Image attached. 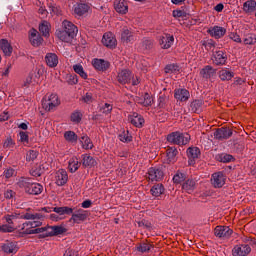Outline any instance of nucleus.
Returning <instances> with one entry per match:
<instances>
[{
	"mask_svg": "<svg viewBox=\"0 0 256 256\" xmlns=\"http://www.w3.org/2000/svg\"><path fill=\"white\" fill-rule=\"evenodd\" d=\"M218 75L221 81H231L235 77V74L227 69L220 70Z\"/></svg>",
	"mask_w": 256,
	"mask_h": 256,
	"instance_id": "nucleus-36",
	"label": "nucleus"
},
{
	"mask_svg": "<svg viewBox=\"0 0 256 256\" xmlns=\"http://www.w3.org/2000/svg\"><path fill=\"white\" fill-rule=\"evenodd\" d=\"M18 185L29 195H41L43 193V186L39 183H33L29 178H21Z\"/></svg>",
	"mask_w": 256,
	"mask_h": 256,
	"instance_id": "nucleus-2",
	"label": "nucleus"
},
{
	"mask_svg": "<svg viewBox=\"0 0 256 256\" xmlns=\"http://www.w3.org/2000/svg\"><path fill=\"white\" fill-rule=\"evenodd\" d=\"M68 83L69 85H77L79 83V78L77 75H70L68 76Z\"/></svg>",
	"mask_w": 256,
	"mask_h": 256,
	"instance_id": "nucleus-60",
	"label": "nucleus"
},
{
	"mask_svg": "<svg viewBox=\"0 0 256 256\" xmlns=\"http://www.w3.org/2000/svg\"><path fill=\"white\" fill-rule=\"evenodd\" d=\"M4 149H13L15 147V141L11 137H8L3 143Z\"/></svg>",
	"mask_w": 256,
	"mask_h": 256,
	"instance_id": "nucleus-54",
	"label": "nucleus"
},
{
	"mask_svg": "<svg viewBox=\"0 0 256 256\" xmlns=\"http://www.w3.org/2000/svg\"><path fill=\"white\" fill-rule=\"evenodd\" d=\"M82 165L84 167H95L97 165V161H95L92 156L83 154L82 155Z\"/></svg>",
	"mask_w": 256,
	"mask_h": 256,
	"instance_id": "nucleus-35",
	"label": "nucleus"
},
{
	"mask_svg": "<svg viewBox=\"0 0 256 256\" xmlns=\"http://www.w3.org/2000/svg\"><path fill=\"white\" fill-rule=\"evenodd\" d=\"M87 217H89V213L87 210L78 209L75 212H72V216L70 218V223H83V221H87Z\"/></svg>",
	"mask_w": 256,
	"mask_h": 256,
	"instance_id": "nucleus-9",
	"label": "nucleus"
},
{
	"mask_svg": "<svg viewBox=\"0 0 256 256\" xmlns=\"http://www.w3.org/2000/svg\"><path fill=\"white\" fill-rule=\"evenodd\" d=\"M1 249L7 255H15V253H17V251H19L17 242H11V241H6L5 243H3L1 246Z\"/></svg>",
	"mask_w": 256,
	"mask_h": 256,
	"instance_id": "nucleus-16",
	"label": "nucleus"
},
{
	"mask_svg": "<svg viewBox=\"0 0 256 256\" xmlns=\"http://www.w3.org/2000/svg\"><path fill=\"white\" fill-rule=\"evenodd\" d=\"M229 39H231L235 43H241V36H239V34H237L235 32H231L229 34Z\"/></svg>",
	"mask_w": 256,
	"mask_h": 256,
	"instance_id": "nucleus-58",
	"label": "nucleus"
},
{
	"mask_svg": "<svg viewBox=\"0 0 256 256\" xmlns=\"http://www.w3.org/2000/svg\"><path fill=\"white\" fill-rule=\"evenodd\" d=\"M233 135V130L229 128H220L214 132L215 139L223 140L229 139Z\"/></svg>",
	"mask_w": 256,
	"mask_h": 256,
	"instance_id": "nucleus-22",
	"label": "nucleus"
},
{
	"mask_svg": "<svg viewBox=\"0 0 256 256\" xmlns=\"http://www.w3.org/2000/svg\"><path fill=\"white\" fill-rule=\"evenodd\" d=\"M151 247V244L144 243L138 247V251H141V253H147V251H151Z\"/></svg>",
	"mask_w": 256,
	"mask_h": 256,
	"instance_id": "nucleus-56",
	"label": "nucleus"
},
{
	"mask_svg": "<svg viewBox=\"0 0 256 256\" xmlns=\"http://www.w3.org/2000/svg\"><path fill=\"white\" fill-rule=\"evenodd\" d=\"M225 181H227V177L223 172H215L211 176V184L216 189H221L225 185Z\"/></svg>",
	"mask_w": 256,
	"mask_h": 256,
	"instance_id": "nucleus-8",
	"label": "nucleus"
},
{
	"mask_svg": "<svg viewBox=\"0 0 256 256\" xmlns=\"http://www.w3.org/2000/svg\"><path fill=\"white\" fill-rule=\"evenodd\" d=\"M46 65L48 67H57L59 65V57H57V54L55 53H48L45 56Z\"/></svg>",
	"mask_w": 256,
	"mask_h": 256,
	"instance_id": "nucleus-28",
	"label": "nucleus"
},
{
	"mask_svg": "<svg viewBox=\"0 0 256 256\" xmlns=\"http://www.w3.org/2000/svg\"><path fill=\"white\" fill-rule=\"evenodd\" d=\"M101 113H104V115H109L111 111H113V105L109 103H105L101 108H100Z\"/></svg>",
	"mask_w": 256,
	"mask_h": 256,
	"instance_id": "nucleus-52",
	"label": "nucleus"
},
{
	"mask_svg": "<svg viewBox=\"0 0 256 256\" xmlns=\"http://www.w3.org/2000/svg\"><path fill=\"white\" fill-rule=\"evenodd\" d=\"M69 181V175L66 170L60 169L55 174V183L58 187H63Z\"/></svg>",
	"mask_w": 256,
	"mask_h": 256,
	"instance_id": "nucleus-14",
	"label": "nucleus"
},
{
	"mask_svg": "<svg viewBox=\"0 0 256 256\" xmlns=\"http://www.w3.org/2000/svg\"><path fill=\"white\" fill-rule=\"evenodd\" d=\"M208 33L211 37H214V39H221V37H224L225 33H227V29L221 26H214L208 30Z\"/></svg>",
	"mask_w": 256,
	"mask_h": 256,
	"instance_id": "nucleus-23",
	"label": "nucleus"
},
{
	"mask_svg": "<svg viewBox=\"0 0 256 256\" xmlns=\"http://www.w3.org/2000/svg\"><path fill=\"white\" fill-rule=\"evenodd\" d=\"M117 80L122 85H127V83H131L132 85H139V83H141V81H139V77L135 78L129 70H121L118 73Z\"/></svg>",
	"mask_w": 256,
	"mask_h": 256,
	"instance_id": "nucleus-5",
	"label": "nucleus"
},
{
	"mask_svg": "<svg viewBox=\"0 0 256 256\" xmlns=\"http://www.w3.org/2000/svg\"><path fill=\"white\" fill-rule=\"evenodd\" d=\"M214 235L219 239H228L230 235H233V230L229 226H216Z\"/></svg>",
	"mask_w": 256,
	"mask_h": 256,
	"instance_id": "nucleus-12",
	"label": "nucleus"
},
{
	"mask_svg": "<svg viewBox=\"0 0 256 256\" xmlns=\"http://www.w3.org/2000/svg\"><path fill=\"white\" fill-rule=\"evenodd\" d=\"M38 156H39V152H37L36 150H29L26 153V161L28 163H31V161H35V159H37Z\"/></svg>",
	"mask_w": 256,
	"mask_h": 256,
	"instance_id": "nucleus-47",
	"label": "nucleus"
},
{
	"mask_svg": "<svg viewBox=\"0 0 256 256\" xmlns=\"http://www.w3.org/2000/svg\"><path fill=\"white\" fill-rule=\"evenodd\" d=\"M149 181H161L163 179V170L152 167L148 170Z\"/></svg>",
	"mask_w": 256,
	"mask_h": 256,
	"instance_id": "nucleus-19",
	"label": "nucleus"
},
{
	"mask_svg": "<svg viewBox=\"0 0 256 256\" xmlns=\"http://www.w3.org/2000/svg\"><path fill=\"white\" fill-rule=\"evenodd\" d=\"M175 99H177V101H188L189 97H191V95L189 94V90L187 89H178L175 91L174 94Z\"/></svg>",
	"mask_w": 256,
	"mask_h": 256,
	"instance_id": "nucleus-30",
	"label": "nucleus"
},
{
	"mask_svg": "<svg viewBox=\"0 0 256 256\" xmlns=\"http://www.w3.org/2000/svg\"><path fill=\"white\" fill-rule=\"evenodd\" d=\"M80 141L82 143L83 149H93V142H91L89 136L83 135Z\"/></svg>",
	"mask_w": 256,
	"mask_h": 256,
	"instance_id": "nucleus-45",
	"label": "nucleus"
},
{
	"mask_svg": "<svg viewBox=\"0 0 256 256\" xmlns=\"http://www.w3.org/2000/svg\"><path fill=\"white\" fill-rule=\"evenodd\" d=\"M22 218L27 220V222L18 226V229L23 235H37L43 233V227H41V225H43V214L27 212Z\"/></svg>",
	"mask_w": 256,
	"mask_h": 256,
	"instance_id": "nucleus-1",
	"label": "nucleus"
},
{
	"mask_svg": "<svg viewBox=\"0 0 256 256\" xmlns=\"http://www.w3.org/2000/svg\"><path fill=\"white\" fill-rule=\"evenodd\" d=\"M185 181V174L178 172L173 177V182L176 184L183 183Z\"/></svg>",
	"mask_w": 256,
	"mask_h": 256,
	"instance_id": "nucleus-53",
	"label": "nucleus"
},
{
	"mask_svg": "<svg viewBox=\"0 0 256 256\" xmlns=\"http://www.w3.org/2000/svg\"><path fill=\"white\" fill-rule=\"evenodd\" d=\"M92 65L97 71H107V69H109V62L103 59H94Z\"/></svg>",
	"mask_w": 256,
	"mask_h": 256,
	"instance_id": "nucleus-29",
	"label": "nucleus"
},
{
	"mask_svg": "<svg viewBox=\"0 0 256 256\" xmlns=\"http://www.w3.org/2000/svg\"><path fill=\"white\" fill-rule=\"evenodd\" d=\"M29 41L33 47H39L43 43V38L36 29H31L29 31Z\"/></svg>",
	"mask_w": 256,
	"mask_h": 256,
	"instance_id": "nucleus-17",
	"label": "nucleus"
},
{
	"mask_svg": "<svg viewBox=\"0 0 256 256\" xmlns=\"http://www.w3.org/2000/svg\"><path fill=\"white\" fill-rule=\"evenodd\" d=\"M177 148L170 147L166 150V161L167 163H175L177 161Z\"/></svg>",
	"mask_w": 256,
	"mask_h": 256,
	"instance_id": "nucleus-31",
	"label": "nucleus"
},
{
	"mask_svg": "<svg viewBox=\"0 0 256 256\" xmlns=\"http://www.w3.org/2000/svg\"><path fill=\"white\" fill-rule=\"evenodd\" d=\"M74 13L75 15H78V17H83V15L91 13V4L78 2L76 5H74Z\"/></svg>",
	"mask_w": 256,
	"mask_h": 256,
	"instance_id": "nucleus-10",
	"label": "nucleus"
},
{
	"mask_svg": "<svg viewBox=\"0 0 256 256\" xmlns=\"http://www.w3.org/2000/svg\"><path fill=\"white\" fill-rule=\"evenodd\" d=\"M167 97L165 96H160L158 98V107H160V109H165V105H167Z\"/></svg>",
	"mask_w": 256,
	"mask_h": 256,
	"instance_id": "nucleus-55",
	"label": "nucleus"
},
{
	"mask_svg": "<svg viewBox=\"0 0 256 256\" xmlns=\"http://www.w3.org/2000/svg\"><path fill=\"white\" fill-rule=\"evenodd\" d=\"M244 13H255L256 12V1L255 0H247L243 4Z\"/></svg>",
	"mask_w": 256,
	"mask_h": 256,
	"instance_id": "nucleus-32",
	"label": "nucleus"
},
{
	"mask_svg": "<svg viewBox=\"0 0 256 256\" xmlns=\"http://www.w3.org/2000/svg\"><path fill=\"white\" fill-rule=\"evenodd\" d=\"M244 45H253L256 42L255 34H247L244 37Z\"/></svg>",
	"mask_w": 256,
	"mask_h": 256,
	"instance_id": "nucleus-50",
	"label": "nucleus"
},
{
	"mask_svg": "<svg viewBox=\"0 0 256 256\" xmlns=\"http://www.w3.org/2000/svg\"><path fill=\"white\" fill-rule=\"evenodd\" d=\"M70 119L72 123H81V120L83 119V114L81 113V111L76 110L71 114Z\"/></svg>",
	"mask_w": 256,
	"mask_h": 256,
	"instance_id": "nucleus-46",
	"label": "nucleus"
},
{
	"mask_svg": "<svg viewBox=\"0 0 256 256\" xmlns=\"http://www.w3.org/2000/svg\"><path fill=\"white\" fill-rule=\"evenodd\" d=\"M138 227H143L144 229H151V222L147 220H142L137 222Z\"/></svg>",
	"mask_w": 256,
	"mask_h": 256,
	"instance_id": "nucleus-59",
	"label": "nucleus"
},
{
	"mask_svg": "<svg viewBox=\"0 0 256 256\" xmlns=\"http://www.w3.org/2000/svg\"><path fill=\"white\" fill-rule=\"evenodd\" d=\"M216 70L211 66H205L201 71L200 74L204 79H211L214 77Z\"/></svg>",
	"mask_w": 256,
	"mask_h": 256,
	"instance_id": "nucleus-34",
	"label": "nucleus"
},
{
	"mask_svg": "<svg viewBox=\"0 0 256 256\" xmlns=\"http://www.w3.org/2000/svg\"><path fill=\"white\" fill-rule=\"evenodd\" d=\"M182 189L186 191V193H193V191H195V180H187L182 185Z\"/></svg>",
	"mask_w": 256,
	"mask_h": 256,
	"instance_id": "nucleus-43",
	"label": "nucleus"
},
{
	"mask_svg": "<svg viewBox=\"0 0 256 256\" xmlns=\"http://www.w3.org/2000/svg\"><path fill=\"white\" fill-rule=\"evenodd\" d=\"M150 191L153 197H160V195L165 193V187H163V184H155Z\"/></svg>",
	"mask_w": 256,
	"mask_h": 256,
	"instance_id": "nucleus-39",
	"label": "nucleus"
},
{
	"mask_svg": "<svg viewBox=\"0 0 256 256\" xmlns=\"http://www.w3.org/2000/svg\"><path fill=\"white\" fill-rule=\"evenodd\" d=\"M152 103H153V98H151L149 94H145L142 105H144V107H149V105H151Z\"/></svg>",
	"mask_w": 256,
	"mask_h": 256,
	"instance_id": "nucleus-57",
	"label": "nucleus"
},
{
	"mask_svg": "<svg viewBox=\"0 0 256 256\" xmlns=\"http://www.w3.org/2000/svg\"><path fill=\"white\" fill-rule=\"evenodd\" d=\"M173 43H175V37L171 34H164L159 39L161 49H171Z\"/></svg>",
	"mask_w": 256,
	"mask_h": 256,
	"instance_id": "nucleus-13",
	"label": "nucleus"
},
{
	"mask_svg": "<svg viewBox=\"0 0 256 256\" xmlns=\"http://www.w3.org/2000/svg\"><path fill=\"white\" fill-rule=\"evenodd\" d=\"M54 213H57L58 215H71L73 213V208L70 207H54L53 208Z\"/></svg>",
	"mask_w": 256,
	"mask_h": 256,
	"instance_id": "nucleus-41",
	"label": "nucleus"
},
{
	"mask_svg": "<svg viewBox=\"0 0 256 256\" xmlns=\"http://www.w3.org/2000/svg\"><path fill=\"white\" fill-rule=\"evenodd\" d=\"M59 105H61V101L57 94H50L42 101V107L45 111H53L56 107H59Z\"/></svg>",
	"mask_w": 256,
	"mask_h": 256,
	"instance_id": "nucleus-6",
	"label": "nucleus"
},
{
	"mask_svg": "<svg viewBox=\"0 0 256 256\" xmlns=\"http://www.w3.org/2000/svg\"><path fill=\"white\" fill-rule=\"evenodd\" d=\"M62 30L66 31V33H69L70 35H72V37H76L77 33L79 31V30H77V26H75V24H73L69 20H64L62 22Z\"/></svg>",
	"mask_w": 256,
	"mask_h": 256,
	"instance_id": "nucleus-20",
	"label": "nucleus"
},
{
	"mask_svg": "<svg viewBox=\"0 0 256 256\" xmlns=\"http://www.w3.org/2000/svg\"><path fill=\"white\" fill-rule=\"evenodd\" d=\"M79 167H81V162L77 157H72L68 162V169L70 173H75Z\"/></svg>",
	"mask_w": 256,
	"mask_h": 256,
	"instance_id": "nucleus-33",
	"label": "nucleus"
},
{
	"mask_svg": "<svg viewBox=\"0 0 256 256\" xmlns=\"http://www.w3.org/2000/svg\"><path fill=\"white\" fill-rule=\"evenodd\" d=\"M82 101H84V103H93V94L91 93H86L83 97H82Z\"/></svg>",
	"mask_w": 256,
	"mask_h": 256,
	"instance_id": "nucleus-62",
	"label": "nucleus"
},
{
	"mask_svg": "<svg viewBox=\"0 0 256 256\" xmlns=\"http://www.w3.org/2000/svg\"><path fill=\"white\" fill-rule=\"evenodd\" d=\"M15 225L3 224L0 226V233H13Z\"/></svg>",
	"mask_w": 256,
	"mask_h": 256,
	"instance_id": "nucleus-49",
	"label": "nucleus"
},
{
	"mask_svg": "<svg viewBox=\"0 0 256 256\" xmlns=\"http://www.w3.org/2000/svg\"><path fill=\"white\" fill-rule=\"evenodd\" d=\"M102 45L108 49H115L117 47V39L111 32H107L102 37Z\"/></svg>",
	"mask_w": 256,
	"mask_h": 256,
	"instance_id": "nucleus-11",
	"label": "nucleus"
},
{
	"mask_svg": "<svg viewBox=\"0 0 256 256\" xmlns=\"http://www.w3.org/2000/svg\"><path fill=\"white\" fill-rule=\"evenodd\" d=\"M0 49L4 53L5 57H11L13 53V46L6 39L0 40Z\"/></svg>",
	"mask_w": 256,
	"mask_h": 256,
	"instance_id": "nucleus-26",
	"label": "nucleus"
},
{
	"mask_svg": "<svg viewBox=\"0 0 256 256\" xmlns=\"http://www.w3.org/2000/svg\"><path fill=\"white\" fill-rule=\"evenodd\" d=\"M165 73L173 75V73H179V66L177 64H170L165 67Z\"/></svg>",
	"mask_w": 256,
	"mask_h": 256,
	"instance_id": "nucleus-48",
	"label": "nucleus"
},
{
	"mask_svg": "<svg viewBox=\"0 0 256 256\" xmlns=\"http://www.w3.org/2000/svg\"><path fill=\"white\" fill-rule=\"evenodd\" d=\"M64 139L68 142V143H77V139L78 136L75 132L73 131H66L64 133Z\"/></svg>",
	"mask_w": 256,
	"mask_h": 256,
	"instance_id": "nucleus-44",
	"label": "nucleus"
},
{
	"mask_svg": "<svg viewBox=\"0 0 256 256\" xmlns=\"http://www.w3.org/2000/svg\"><path fill=\"white\" fill-rule=\"evenodd\" d=\"M119 140L122 141V143H129V141H131V134H129V131H123L120 133Z\"/></svg>",
	"mask_w": 256,
	"mask_h": 256,
	"instance_id": "nucleus-51",
	"label": "nucleus"
},
{
	"mask_svg": "<svg viewBox=\"0 0 256 256\" xmlns=\"http://www.w3.org/2000/svg\"><path fill=\"white\" fill-rule=\"evenodd\" d=\"M56 37H58L60 41H63L64 43H71L75 38V36L71 35L69 32H66L63 29L56 31Z\"/></svg>",
	"mask_w": 256,
	"mask_h": 256,
	"instance_id": "nucleus-27",
	"label": "nucleus"
},
{
	"mask_svg": "<svg viewBox=\"0 0 256 256\" xmlns=\"http://www.w3.org/2000/svg\"><path fill=\"white\" fill-rule=\"evenodd\" d=\"M38 13L39 15H41L42 19H45L49 12L47 11V8H45V6H40V8L38 9Z\"/></svg>",
	"mask_w": 256,
	"mask_h": 256,
	"instance_id": "nucleus-63",
	"label": "nucleus"
},
{
	"mask_svg": "<svg viewBox=\"0 0 256 256\" xmlns=\"http://www.w3.org/2000/svg\"><path fill=\"white\" fill-rule=\"evenodd\" d=\"M44 71L45 68H43V66L37 67L35 71L30 73L24 80V87H35V85H39V79Z\"/></svg>",
	"mask_w": 256,
	"mask_h": 256,
	"instance_id": "nucleus-4",
	"label": "nucleus"
},
{
	"mask_svg": "<svg viewBox=\"0 0 256 256\" xmlns=\"http://www.w3.org/2000/svg\"><path fill=\"white\" fill-rule=\"evenodd\" d=\"M216 159L220 162V163H231V161H234L235 158L233 157V155L227 154V153H222V154H218L216 155Z\"/></svg>",
	"mask_w": 256,
	"mask_h": 256,
	"instance_id": "nucleus-40",
	"label": "nucleus"
},
{
	"mask_svg": "<svg viewBox=\"0 0 256 256\" xmlns=\"http://www.w3.org/2000/svg\"><path fill=\"white\" fill-rule=\"evenodd\" d=\"M73 70L77 75H79L82 79H87L88 75L87 72H85V69L83 68V65L81 64H75L73 66Z\"/></svg>",
	"mask_w": 256,
	"mask_h": 256,
	"instance_id": "nucleus-42",
	"label": "nucleus"
},
{
	"mask_svg": "<svg viewBox=\"0 0 256 256\" xmlns=\"http://www.w3.org/2000/svg\"><path fill=\"white\" fill-rule=\"evenodd\" d=\"M167 141L172 143V145H187L191 141V136L187 133L176 131L167 136Z\"/></svg>",
	"mask_w": 256,
	"mask_h": 256,
	"instance_id": "nucleus-3",
	"label": "nucleus"
},
{
	"mask_svg": "<svg viewBox=\"0 0 256 256\" xmlns=\"http://www.w3.org/2000/svg\"><path fill=\"white\" fill-rule=\"evenodd\" d=\"M121 39L124 43H130V41L133 40V33L129 31V28H127V26H124L122 29Z\"/></svg>",
	"mask_w": 256,
	"mask_h": 256,
	"instance_id": "nucleus-37",
	"label": "nucleus"
},
{
	"mask_svg": "<svg viewBox=\"0 0 256 256\" xmlns=\"http://www.w3.org/2000/svg\"><path fill=\"white\" fill-rule=\"evenodd\" d=\"M129 121L134 125V127L141 128L143 127V124L145 123V119L143 116L137 114L136 112L129 115Z\"/></svg>",
	"mask_w": 256,
	"mask_h": 256,
	"instance_id": "nucleus-24",
	"label": "nucleus"
},
{
	"mask_svg": "<svg viewBox=\"0 0 256 256\" xmlns=\"http://www.w3.org/2000/svg\"><path fill=\"white\" fill-rule=\"evenodd\" d=\"M212 61L215 65H225L227 62V55L223 51H216L213 55Z\"/></svg>",
	"mask_w": 256,
	"mask_h": 256,
	"instance_id": "nucleus-25",
	"label": "nucleus"
},
{
	"mask_svg": "<svg viewBox=\"0 0 256 256\" xmlns=\"http://www.w3.org/2000/svg\"><path fill=\"white\" fill-rule=\"evenodd\" d=\"M114 9L120 15H126L129 11V5L125 0H115L114 1Z\"/></svg>",
	"mask_w": 256,
	"mask_h": 256,
	"instance_id": "nucleus-18",
	"label": "nucleus"
},
{
	"mask_svg": "<svg viewBox=\"0 0 256 256\" xmlns=\"http://www.w3.org/2000/svg\"><path fill=\"white\" fill-rule=\"evenodd\" d=\"M49 11L51 15H59L61 13V9L56 5L49 6Z\"/></svg>",
	"mask_w": 256,
	"mask_h": 256,
	"instance_id": "nucleus-61",
	"label": "nucleus"
},
{
	"mask_svg": "<svg viewBox=\"0 0 256 256\" xmlns=\"http://www.w3.org/2000/svg\"><path fill=\"white\" fill-rule=\"evenodd\" d=\"M43 237H53L55 235H63L65 233V229L62 226H46L42 227Z\"/></svg>",
	"mask_w": 256,
	"mask_h": 256,
	"instance_id": "nucleus-7",
	"label": "nucleus"
},
{
	"mask_svg": "<svg viewBox=\"0 0 256 256\" xmlns=\"http://www.w3.org/2000/svg\"><path fill=\"white\" fill-rule=\"evenodd\" d=\"M251 253V246L247 244L236 245L232 249L233 256H247Z\"/></svg>",
	"mask_w": 256,
	"mask_h": 256,
	"instance_id": "nucleus-15",
	"label": "nucleus"
},
{
	"mask_svg": "<svg viewBox=\"0 0 256 256\" xmlns=\"http://www.w3.org/2000/svg\"><path fill=\"white\" fill-rule=\"evenodd\" d=\"M39 31L44 37H49V31H51V24L47 21H42L39 25Z\"/></svg>",
	"mask_w": 256,
	"mask_h": 256,
	"instance_id": "nucleus-38",
	"label": "nucleus"
},
{
	"mask_svg": "<svg viewBox=\"0 0 256 256\" xmlns=\"http://www.w3.org/2000/svg\"><path fill=\"white\" fill-rule=\"evenodd\" d=\"M19 136H20V141H22V143H27V141H29V135H27V133L20 132Z\"/></svg>",
	"mask_w": 256,
	"mask_h": 256,
	"instance_id": "nucleus-64",
	"label": "nucleus"
},
{
	"mask_svg": "<svg viewBox=\"0 0 256 256\" xmlns=\"http://www.w3.org/2000/svg\"><path fill=\"white\" fill-rule=\"evenodd\" d=\"M199 155H201V151L197 147H190L187 149L188 163L189 165H195V160L199 159Z\"/></svg>",
	"mask_w": 256,
	"mask_h": 256,
	"instance_id": "nucleus-21",
	"label": "nucleus"
}]
</instances>
